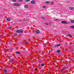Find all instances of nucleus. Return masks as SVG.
I'll use <instances>...</instances> for the list:
<instances>
[{
	"mask_svg": "<svg viewBox=\"0 0 74 74\" xmlns=\"http://www.w3.org/2000/svg\"><path fill=\"white\" fill-rule=\"evenodd\" d=\"M16 32H17V33H23V31L19 29L16 30Z\"/></svg>",
	"mask_w": 74,
	"mask_h": 74,
	"instance_id": "1",
	"label": "nucleus"
},
{
	"mask_svg": "<svg viewBox=\"0 0 74 74\" xmlns=\"http://www.w3.org/2000/svg\"><path fill=\"white\" fill-rule=\"evenodd\" d=\"M60 44H58L54 46V48H58V47H60Z\"/></svg>",
	"mask_w": 74,
	"mask_h": 74,
	"instance_id": "2",
	"label": "nucleus"
},
{
	"mask_svg": "<svg viewBox=\"0 0 74 74\" xmlns=\"http://www.w3.org/2000/svg\"><path fill=\"white\" fill-rule=\"evenodd\" d=\"M20 5L18 3H14L13 4V5L14 6H19Z\"/></svg>",
	"mask_w": 74,
	"mask_h": 74,
	"instance_id": "3",
	"label": "nucleus"
},
{
	"mask_svg": "<svg viewBox=\"0 0 74 74\" xmlns=\"http://www.w3.org/2000/svg\"><path fill=\"white\" fill-rule=\"evenodd\" d=\"M35 3H36V2H35V1L34 0H32L31 2V4H34Z\"/></svg>",
	"mask_w": 74,
	"mask_h": 74,
	"instance_id": "4",
	"label": "nucleus"
},
{
	"mask_svg": "<svg viewBox=\"0 0 74 74\" xmlns=\"http://www.w3.org/2000/svg\"><path fill=\"white\" fill-rule=\"evenodd\" d=\"M62 23H63V24H66L67 22L66 21H62L61 22Z\"/></svg>",
	"mask_w": 74,
	"mask_h": 74,
	"instance_id": "5",
	"label": "nucleus"
},
{
	"mask_svg": "<svg viewBox=\"0 0 74 74\" xmlns=\"http://www.w3.org/2000/svg\"><path fill=\"white\" fill-rule=\"evenodd\" d=\"M3 73H6L7 72V70H6L5 69H4L3 70Z\"/></svg>",
	"mask_w": 74,
	"mask_h": 74,
	"instance_id": "6",
	"label": "nucleus"
},
{
	"mask_svg": "<svg viewBox=\"0 0 74 74\" xmlns=\"http://www.w3.org/2000/svg\"><path fill=\"white\" fill-rule=\"evenodd\" d=\"M36 33L37 34H38V33H40V31L39 30H37L36 31Z\"/></svg>",
	"mask_w": 74,
	"mask_h": 74,
	"instance_id": "7",
	"label": "nucleus"
},
{
	"mask_svg": "<svg viewBox=\"0 0 74 74\" xmlns=\"http://www.w3.org/2000/svg\"><path fill=\"white\" fill-rule=\"evenodd\" d=\"M24 7L25 8H28V5H24Z\"/></svg>",
	"mask_w": 74,
	"mask_h": 74,
	"instance_id": "8",
	"label": "nucleus"
},
{
	"mask_svg": "<svg viewBox=\"0 0 74 74\" xmlns=\"http://www.w3.org/2000/svg\"><path fill=\"white\" fill-rule=\"evenodd\" d=\"M60 52H61V50H58L56 51V52H57V53H60Z\"/></svg>",
	"mask_w": 74,
	"mask_h": 74,
	"instance_id": "9",
	"label": "nucleus"
},
{
	"mask_svg": "<svg viewBox=\"0 0 74 74\" xmlns=\"http://www.w3.org/2000/svg\"><path fill=\"white\" fill-rule=\"evenodd\" d=\"M73 9H74V7H70L69 8V10H73Z\"/></svg>",
	"mask_w": 74,
	"mask_h": 74,
	"instance_id": "10",
	"label": "nucleus"
},
{
	"mask_svg": "<svg viewBox=\"0 0 74 74\" xmlns=\"http://www.w3.org/2000/svg\"><path fill=\"white\" fill-rule=\"evenodd\" d=\"M66 67H64L63 68H62L61 69L62 70H64V69H66Z\"/></svg>",
	"mask_w": 74,
	"mask_h": 74,
	"instance_id": "11",
	"label": "nucleus"
},
{
	"mask_svg": "<svg viewBox=\"0 0 74 74\" xmlns=\"http://www.w3.org/2000/svg\"><path fill=\"white\" fill-rule=\"evenodd\" d=\"M16 53L17 54H21V52L18 51L16 52Z\"/></svg>",
	"mask_w": 74,
	"mask_h": 74,
	"instance_id": "12",
	"label": "nucleus"
},
{
	"mask_svg": "<svg viewBox=\"0 0 74 74\" xmlns=\"http://www.w3.org/2000/svg\"><path fill=\"white\" fill-rule=\"evenodd\" d=\"M51 5H53L54 4V2L52 1L51 2Z\"/></svg>",
	"mask_w": 74,
	"mask_h": 74,
	"instance_id": "13",
	"label": "nucleus"
},
{
	"mask_svg": "<svg viewBox=\"0 0 74 74\" xmlns=\"http://www.w3.org/2000/svg\"><path fill=\"white\" fill-rule=\"evenodd\" d=\"M71 23H74V20H71Z\"/></svg>",
	"mask_w": 74,
	"mask_h": 74,
	"instance_id": "14",
	"label": "nucleus"
},
{
	"mask_svg": "<svg viewBox=\"0 0 74 74\" xmlns=\"http://www.w3.org/2000/svg\"><path fill=\"white\" fill-rule=\"evenodd\" d=\"M7 20L8 21H10V20H11V19L9 18H7Z\"/></svg>",
	"mask_w": 74,
	"mask_h": 74,
	"instance_id": "15",
	"label": "nucleus"
},
{
	"mask_svg": "<svg viewBox=\"0 0 74 74\" xmlns=\"http://www.w3.org/2000/svg\"><path fill=\"white\" fill-rule=\"evenodd\" d=\"M72 29H74V26H71L70 27Z\"/></svg>",
	"mask_w": 74,
	"mask_h": 74,
	"instance_id": "16",
	"label": "nucleus"
},
{
	"mask_svg": "<svg viewBox=\"0 0 74 74\" xmlns=\"http://www.w3.org/2000/svg\"><path fill=\"white\" fill-rule=\"evenodd\" d=\"M12 60H12V59H10L9 60V62H12Z\"/></svg>",
	"mask_w": 74,
	"mask_h": 74,
	"instance_id": "17",
	"label": "nucleus"
},
{
	"mask_svg": "<svg viewBox=\"0 0 74 74\" xmlns=\"http://www.w3.org/2000/svg\"><path fill=\"white\" fill-rule=\"evenodd\" d=\"M8 29H11L12 28L11 27H8Z\"/></svg>",
	"mask_w": 74,
	"mask_h": 74,
	"instance_id": "18",
	"label": "nucleus"
},
{
	"mask_svg": "<svg viewBox=\"0 0 74 74\" xmlns=\"http://www.w3.org/2000/svg\"><path fill=\"white\" fill-rule=\"evenodd\" d=\"M38 69H37V68L35 69V71H38Z\"/></svg>",
	"mask_w": 74,
	"mask_h": 74,
	"instance_id": "19",
	"label": "nucleus"
},
{
	"mask_svg": "<svg viewBox=\"0 0 74 74\" xmlns=\"http://www.w3.org/2000/svg\"><path fill=\"white\" fill-rule=\"evenodd\" d=\"M14 36H15V37H17V36H18V35L17 34H14Z\"/></svg>",
	"mask_w": 74,
	"mask_h": 74,
	"instance_id": "20",
	"label": "nucleus"
},
{
	"mask_svg": "<svg viewBox=\"0 0 74 74\" xmlns=\"http://www.w3.org/2000/svg\"><path fill=\"white\" fill-rule=\"evenodd\" d=\"M41 66H44V64H41Z\"/></svg>",
	"mask_w": 74,
	"mask_h": 74,
	"instance_id": "21",
	"label": "nucleus"
},
{
	"mask_svg": "<svg viewBox=\"0 0 74 74\" xmlns=\"http://www.w3.org/2000/svg\"><path fill=\"white\" fill-rule=\"evenodd\" d=\"M58 21V19H56L53 20L54 21Z\"/></svg>",
	"mask_w": 74,
	"mask_h": 74,
	"instance_id": "22",
	"label": "nucleus"
},
{
	"mask_svg": "<svg viewBox=\"0 0 74 74\" xmlns=\"http://www.w3.org/2000/svg\"><path fill=\"white\" fill-rule=\"evenodd\" d=\"M30 0H26L25 1H26V2H27V1H29Z\"/></svg>",
	"mask_w": 74,
	"mask_h": 74,
	"instance_id": "23",
	"label": "nucleus"
},
{
	"mask_svg": "<svg viewBox=\"0 0 74 74\" xmlns=\"http://www.w3.org/2000/svg\"><path fill=\"white\" fill-rule=\"evenodd\" d=\"M12 1L14 2H16V0H12Z\"/></svg>",
	"mask_w": 74,
	"mask_h": 74,
	"instance_id": "24",
	"label": "nucleus"
},
{
	"mask_svg": "<svg viewBox=\"0 0 74 74\" xmlns=\"http://www.w3.org/2000/svg\"><path fill=\"white\" fill-rule=\"evenodd\" d=\"M49 3V1H46L45 2V3H47V4L48 3Z\"/></svg>",
	"mask_w": 74,
	"mask_h": 74,
	"instance_id": "25",
	"label": "nucleus"
},
{
	"mask_svg": "<svg viewBox=\"0 0 74 74\" xmlns=\"http://www.w3.org/2000/svg\"><path fill=\"white\" fill-rule=\"evenodd\" d=\"M68 36H71V34H68Z\"/></svg>",
	"mask_w": 74,
	"mask_h": 74,
	"instance_id": "26",
	"label": "nucleus"
},
{
	"mask_svg": "<svg viewBox=\"0 0 74 74\" xmlns=\"http://www.w3.org/2000/svg\"><path fill=\"white\" fill-rule=\"evenodd\" d=\"M27 42V41L26 40H25L23 42H24V43H25V42Z\"/></svg>",
	"mask_w": 74,
	"mask_h": 74,
	"instance_id": "27",
	"label": "nucleus"
},
{
	"mask_svg": "<svg viewBox=\"0 0 74 74\" xmlns=\"http://www.w3.org/2000/svg\"><path fill=\"white\" fill-rule=\"evenodd\" d=\"M23 0H19V1H23Z\"/></svg>",
	"mask_w": 74,
	"mask_h": 74,
	"instance_id": "28",
	"label": "nucleus"
},
{
	"mask_svg": "<svg viewBox=\"0 0 74 74\" xmlns=\"http://www.w3.org/2000/svg\"><path fill=\"white\" fill-rule=\"evenodd\" d=\"M42 18L43 19H45V17H42Z\"/></svg>",
	"mask_w": 74,
	"mask_h": 74,
	"instance_id": "29",
	"label": "nucleus"
},
{
	"mask_svg": "<svg viewBox=\"0 0 74 74\" xmlns=\"http://www.w3.org/2000/svg\"><path fill=\"white\" fill-rule=\"evenodd\" d=\"M66 3H69L70 2H69V1H67Z\"/></svg>",
	"mask_w": 74,
	"mask_h": 74,
	"instance_id": "30",
	"label": "nucleus"
},
{
	"mask_svg": "<svg viewBox=\"0 0 74 74\" xmlns=\"http://www.w3.org/2000/svg\"><path fill=\"white\" fill-rule=\"evenodd\" d=\"M45 25H48V23H45Z\"/></svg>",
	"mask_w": 74,
	"mask_h": 74,
	"instance_id": "31",
	"label": "nucleus"
},
{
	"mask_svg": "<svg viewBox=\"0 0 74 74\" xmlns=\"http://www.w3.org/2000/svg\"><path fill=\"white\" fill-rule=\"evenodd\" d=\"M43 8H45V7L44 6H43Z\"/></svg>",
	"mask_w": 74,
	"mask_h": 74,
	"instance_id": "32",
	"label": "nucleus"
},
{
	"mask_svg": "<svg viewBox=\"0 0 74 74\" xmlns=\"http://www.w3.org/2000/svg\"><path fill=\"white\" fill-rule=\"evenodd\" d=\"M62 72H63V71H61Z\"/></svg>",
	"mask_w": 74,
	"mask_h": 74,
	"instance_id": "33",
	"label": "nucleus"
},
{
	"mask_svg": "<svg viewBox=\"0 0 74 74\" xmlns=\"http://www.w3.org/2000/svg\"><path fill=\"white\" fill-rule=\"evenodd\" d=\"M26 44H27V43H25Z\"/></svg>",
	"mask_w": 74,
	"mask_h": 74,
	"instance_id": "34",
	"label": "nucleus"
}]
</instances>
